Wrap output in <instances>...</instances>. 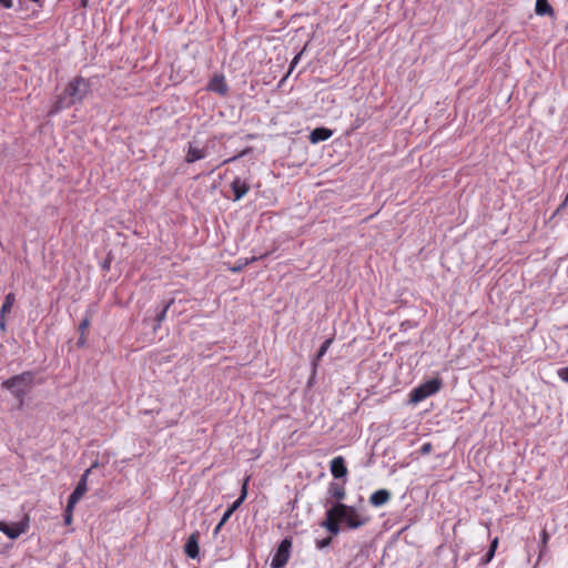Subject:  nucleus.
<instances>
[{
	"instance_id": "obj_1",
	"label": "nucleus",
	"mask_w": 568,
	"mask_h": 568,
	"mask_svg": "<svg viewBox=\"0 0 568 568\" xmlns=\"http://www.w3.org/2000/svg\"><path fill=\"white\" fill-rule=\"evenodd\" d=\"M89 92V81L82 77L74 78L69 82L63 93L58 97L50 111V114H55L63 109H68L77 103L82 102Z\"/></svg>"
},
{
	"instance_id": "obj_2",
	"label": "nucleus",
	"mask_w": 568,
	"mask_h": 568,
	"mask_svg": "<svg viewBox=\"0 0 568 568\" xmlns=\"http://www.w3.org/2000/svg\"><path fill=\"white\" fill-rule=\"evenodd\" d=\"M34 381L32 372H23L14 375L2 383V387L10 390L18 402V408L22 409L24 406V397L31 390Z\"/></svg>"
},
{
	"instance_id": "obj_3",
	"label": "nucleus",
	"mask_w": 568,
	"mask_h": 568,
	"mask_svg": "<svg viewBox=\"0 0 568 568\" xmlns=\"http://www.w3.org/2000/svg\"><path fill=\"white\" fill-rule=\"evenodd\" d=\"M333 508L337 514V518H339L341 523L344 524L347 529H358L369 521V516L354 506L335 503Z\"/></svg>"
},
{
	"instance_id": "obj_4",
	"label": "nucleus",
	"mask_w": 568,
	"mask_h": 568,
	"mask_svg": "<svg viewBox=\"0 0 568 568\" xmlns=\"http://www.w3.org/2000/svg\"><path fill=\"white\" fill-rule=\"evenodd\" d=\"M291 548L292 541L287 538L283 539L272 558L271 566L273 568H283L290 559Z\"/></svg>"
},
{
	"instance_id": "obj_5",
	"label": "nucleus",
	"mask_w": 568,
	"mask_h": 568,
	"mask_svg": "<svg viewBox=\"0 0 568 568\" xmlns=\"http://www.w3.org/2000/svg\"><path fill=\"white\" fill-rule=\"evenodd\" d=\"M247 484H248V478H245V480L243 481V485H242V488H241V494H240V497L225 510V513L223 514L221 520H220V526H224L225 523L230 519V517L232 516V514L242 505V503L245 500L246 496H247Z\"/></svg>"
},
{
	"instance_id": "obj_6",
	"label": "nucleus",
	"mask_w": 568,
	"mask_h": 568,
	"mask_svg": "<svg viewBox=\"0 0 568 568\" xmlns=\"http://www.w3.org/2000/svg\"><path fill=\"white\" fill-rule=\"evenodd\" d=\"M326 518L325 520L321 524L322 527H324L325 529H327L328 532H331L332 535L336 536L339 534L341 531V526L339 524L341 520L339 518H337V514L336 511H334V508L333 506L326 510Z\"/></svg>"
},
{
	"instance_id": "obj_7",
	"label": "nucleus",
	"mask_w": 568,
	"mask_h": 568,
	"mask_svg": "<svg viewBox=\"0 0 568 568\" xmlns=\"http://www.w3.org/2000/svg\"><path fill=\"white\" fill-rule=\"evenodd\" d=\"M207 155V150L205 146H199L194 142L187 143L186 154H185V162L186 163H194L196 161H200Z\"/></svg>"
},
{
	"instance_id": "obj_8",
	"label": "nucleus",
	"mask_w": 568,
	"mask_h": 568,
	"mask_svg": "<svg viewBox=\"0 0 568 568\" xmlns=\"http://www.w3.org/2000/svg\"><path fill=\"white\" fill-rule=\"evenodd\" d=\"M98 466V463H94L90 468H88L81 476L79 483L77 484V487L74 488V490L72 491V494L70 495V497L74 498V499H78L80 500L83 495L87 493L88 490V477H89V474L91 473L92 468L97 467Z\"/></svg>"
},
{
	"instance_id": "obj_9",
	"label": "nucleus",
	"mask_w": 568,
	"mask_h": 568,
	"mask_svg": "<svg viewBox=\"0 0 568 568\" xmlns=\"http://www.w3.org/2000/svg\"><path fill=\"white\" fill-rule=\"evenodd\" d=\"M329 469L335 478H344L347 475V467L345 459L342 456H337L331 460Z\"/></svg>"
},
{
	"instance_id": "obj_10",
	"label": "nucleus",
	"mask_w": 568,
	"mask_h": 568,
	"mask_svg": "<svg viewBox=\"0 0 568 568\" xmlns=\"http://www.w3.org/2000/svg\"><path fill=\"white\" fill-rule=\"evenodd\" d=\"M207 90L216 92L221 95H225L229 91V87L225 79L221 74H215L207 84Z\"/></svg>"
},
{
	"instance_id": "obj_11",
	"label": "nucleus",
	"mask_w": 568,
	"mask_h": 568,
	"mask_svg": "<svg viewBox=\"0 0 568 568\" xmlns=\"http://www.w3.org/2000/svg\"><path fill=\"white\" fill-rule=\"evenodd\" d=\"M184 551L187 555V557L195 559L199 556V532L195 531L190 535L187 538L185 545H184Z\"/></svg>"
},
{
	"instance_id": "obj_12",
	"label": "nucleus",
	"mask_w": 568,
	"mask_h": 568,
	"mask_svg": "<svg viewBox=\"0 0 568 568\" xmlns=\"http://www.w3.org/2000/svg\"><path fill=\"white\" fill-rule=\"evenodd\" d=\"M231 189L234 193V201L241 200L244 195L250 191V185L241 180L240 178H235L231 183Z\"/></svg>"
},
{
	"instance_id": "obj_13",
	"label": "nucleus",
	"mask_w": 568,
	"mask_h": 568,
	"mask_svg": "<svg viewBox=\"0 0 568 568\" xmlns=\"http://www.w3.org/2000/svg\"><path fill=\"white\" fill-rule=\"evenodd\" d=\"M332 135H333V131L332 130H329L327 128H324V126H321V128L314 129L310 133L308 139H310L311 143L316 144V143H320V142L328 140Z\"/></svg>"
},
{
	"instance_id": "obj_14",
	"label": "nucleus",
	"mask_w": 568,
	"mask_h": 568,
	"mask_svg": "<svg viewBox=\"0 0 568 568\" xmlns=\"http://www.w3.org/2000/svg\"><path fill=\"white\" fill-rule=\"evenodd\" d=\"M392 495L387 489H378L374 491L369 497V503L374 507H381L387 504L390 499Z\"/></svg>"
},
{
	"instance_id": "obj_15",
	"label": "nucleus",
	"mask_w": 568,
	"mask_h": 568,
	"mask_svg": "<svg viewBox=\"0 0 568 568\" xmlns=\"http://www.w3.org/2000/svg\"><path fill=\"white\" fill-rule=\"evenodd\" d=\"M327 494L336 500V503H341L343 499H345L346 490L344 487V484H339L336 481H332L328 485Z\"/></svg>"
},
{
	"instance_id": "obj_16",
	"label": "nucleus",
	"mask_w": 568,
	"mask_h": 568,
	"mask_svg": "<svg viewBox=\"0 0 568 568\" xmlns=\"http://www.w3.org/2000/svg\"><path fill=\"white\" fill-rule=\"evenodd\" d=\"M443 385V382L440 378H432L419 386L424 389L426 395L429 397L434 394H436Z\"/></svg>"
},
{
	"instance_id": "obj_17",
	"label": "nucleus",
	"mask_w": 568,
	"mask_h": 568,
	"mask_svg": "<svg viewBox=\"0 0 568 568\" xmlns=\"http://www.w3.org/2000/svg\"><path fill=\"white\" fill-rule=\"evenodd\" d=\"M0 531L7 535L10 539H16L22 534V529L18 525L9 526L4 521H0Z\"/></svg>"
},
{
	"instance_id": "obj_18",
	"label": "nucleus",
	"mask_w": 568,
	"mask_h": 568,
	"mask_svg": "<svg viewBox=\"0 0 568 568\" xmlns=\"http://www.w3.org/2000/svg\"><path fill=\"white\" fill-rule=\"evenodd\" d=\"M535 11L538 16H552L554 9L548 3V0H536Z\"/></svg>"
},
{
	"instance_id": "obj_19",
	"label": "nucleus",
	"mask_w": 568,
	"mask_h": 568,
	"mask_svg": "<svg viewBox=\"0 0 568 568\" xmlns=\"http://www.w3.org/2000/svg\"><path fill=\"white\" fill-rule=\"evenodd\" d=\"M174 303V300L171 298L164 306L163 308L156 313L155 315V325L153 326V331L156 332L159 329V327L161 326V323L165 320L166 317V313L170 308V306Z\"/></svg>"
},
{
	"instance_id": "obj_20",
	"label": "nucleus",
	"mask_w": 568,
	"mask_h": 568,
	"mask_svg": "<svg viewBox=\"0 0 568 568\" xmlns=\"http://www.w3.org/2000/svg\"><path fill=\"white\" fill-rule=\"evenodd\" d=\"M262 257H263V255L260 256V258H262ZM257 260H258V257H256V256H253L251 258H240L236 262V264L234 266H232L230 270L233 273L241 272L246 265H248L250 263L255 262Z\"/></svg>"
},
{
	"instance_id": "obj_21",
	"label": "nucleus",
	"mask_w": 568,
	"mask_h": 568,
	"mask_svg": "<svg viewBox=\"0 0 568 568\" xmlns=\"http://www.w3.org/2000/svg\"><path fill=\"white\" fill-rule=\"evenodd\" d=\"M427 397L428 396L426 395V393L424 392V389L420 386L414 388L409 395L410 402L414 404H417Z\"/></svg>"
},
{
	"instance_id": "obj_22",
	"label": "nucleus",
	"mask_w": 568,
	"mask_h": 568,
	"mask_svg": "<svg viewBox=\"0 0 568 568\" xmlns=\"http://www.w3.org/2000/svg\"><path fill=\"white\" fill-rule=\"evenodd\" d=\"M16 298H14V294L13 293H9L6 298H4V302L1 306V316L3 317L7 313H9L13 306V303H14Z\"/></svg>"
},
{
	"instance_id": "obj_23",
	"label": "nucleus",
	"mask_w": 568,
	"mask_h": 568,
	"mask_svg": "<svg viewBox=\"0 0 568 568\" xmlns=\"http://www.w3.org/2000/svg\"><path fill=\"white\" fill-rule=\"evenodd\" d=\"M332 342H333L332 338H327L326 341H324V343L321 345V347H320V349L317 352V355H316L317 359H320L321 357H323L326 354V352H327L328 347L331 346Z\"/></svg>"
},
{
	"instance_id": "obj_24",
	"label": "nucleus",
	"mask_w": 568,
	"mask_h": 568,
	"mask_svg": "<svg viewBox=\"0 0 568 568\" xmlns=\"http://www.w3.org/2000/svg\"><path fill=\"white\" fill-rule=\"evenodd\" d=\"M331 544H332V537H326V538H323V539H317L316 540V548L317 549H324V548L328 547Z\"/></svg>"
},
{
	"instance_id": "obj_25",
	"label": "nucleus",
	"mask_w": 568,
	"mask_h": 568,
	"mask_svg": "<svg viewBox=\"0 0 568 568\" xmlns=\"http://www.w3.org/2000/svg\"><path fill=\"white\" fill-rule=\"evenodd\" d=\"M78 501H79L78 499H74V498L69 496V499H68L64 513L72 514L75 505L78 504Z\"/></svg>"
},
{
	"instance_id": "obj_26",
	"label": "nucleus",
	"mask_w": 568,
	"mask_h": 568,
	"mask_svg": "<svg viewBox=\"0 0 568 568\" xmlns=\"http://www.w3.org/2000/svg\"><path fill=\"white\" fill-rule=\"evenodd\" d=\"M433 446L430 443H424L419 449L422 455H427L432 452Z\"/></svg>"
},
{
	"instance_id": "obj_27",
	"label": "nucleus",
	"mask_w": 568,
	"mask_h": 568,
	"mask_svg": "<svg viewBox=\"0 0 568 568\" xmlns=\"http://www.w3.org/2000/svg\"><path fill=\"white\" fill-rule=\"evenodd\" d=\"M494 556H495V552L488 550L486 552V555L481 558L480 562L483 565H487L488 562H490L493 560Z\"/></svg>"
},
{
	"instance_id": "obj_28",
	"label": "nucleus",
	"mask_w": 568,
	"mask_h": 568,
	"mask_svg": "<svg viewBox=\"0 0 568 568\" xmlns=\"http://www.w3.org/2000/svg\"><path fill=\"white\" fill-rule=\"evenodd\" d=\"M301 55H302V52H300L298 54H296L291 64H290V70H288V73L286 74V77L293 71V69L295 68V65L298 63L300 59H301Z\"/></svg>"
},
{
	"instance_id": "obj_29",
	"label": "nucleus",
	"mask_w": 568,
	"mask_h": 568,
	"mask_svg": "<svg viewBox=\"0 0 568 568\" xmlns=\"http://www.w3.org/2000/svg\"><path fill=\"white\" fill-rule=\"evenodd\" d=\"M558 376L566 383H568V366L558 371Z\"/></svg>"
},
{
	"instance_id": "obj_30",
	"label": "nucleus",
	"mask_w": 568,
	"mask_h": 568,
	"mask_svg": "<svg viewBox=\"0 0 568 568\" xmlns=\"http://www.w3.org/2000/svg\"><path fill=\"white\" fill-rule=\"evenodd\" d=\"M89 325H90L89 318L88 317L83 318L82 322L79 325L80 332L84 333L85 329L89 327Z\"/></svg>"
},
{
	"instance_id": "obj_31",
	"label": "nucleus",
	"mask_w": 568,
	"mask_h": 568,
	"mask_svg": "<svg viewBox=\"0 0 568 568\" xmlns=\"http://www.w3.org/2000/svg\"><path fill=\"white\" fill-rule=\"evenodd\" d=\"M498 547V537L494 538L489 546V551L496 552V549Z\"/></svg>"
},
{
	"instance_id": "obj_32",
	"label": "nucleus",
	"mask_w": 568,
	"mask_h": 568,
	"mask_svg": "<svg viewBox=\"0 0 568 568\" xmlns=\"http://www.w3.org/2000/svg\"><path fill=\"white\" fill-rule=\"evenodd\" d=\"M63 518H64V524L65 525H70L72 523V514L64 513L63 514Z\"/></svg>"
},
{
	"instance_id": "obj_33",
	"label": "nucleus",
	"mask_w": 568,
	"mask_h": 568,
	"mask_svg": "<svg viewBox=\"0 0 568 568\" xmlns=\"http://www.w3.org/2000/svg\"><path fill=\"white\" fill-rule=\"evenodd\" d=\"M77 344H78V346H80V347L84 346V344H85V336H84V333H81V335H80V337H79V339H78V343H77Z\"/></svg>"
},
{
	"instance_id": "obj_34",
	"label": "nucleus",
	"mask_w": 568,
	"mask_h": 568,
	"mask_svg": "<svg viewBox=\"0 0 568 568\" xmlns=\"http://www.w3.org/2000/svg\"><path fill=\"white\" fill-rule=\"evenodd\" d=\"M0 3L8 9L13 6L12 0H0Z\"/></svg>"
},
{
	"instance_id": "obj_35",
	"label": "nucleus",
	"mask_w": 568,
	"mask_h": 568,
	"mask_svg": "<svg viewBox=\"0 0 568 568\" xmlns=\"http://www.w3.org/2000/svg\"><path fill=\"white\" fill-rule=\"evenodd\" d=\"M568 202H566V199L562 201V203L558 206L555 213H559L565 206H567Z\"/></svg>"
},
{
	"instance_id": "obj_36",
	"label": "nucleus",
	"mask_w": 568,
	"mask_h": 568,
	"mask_svg": "<svg viewBox=\"0 0 568 568\" xmlns=\"http://www.w3.org/2000/svg\"><path fill=\"white\" fill-rule=\"evenodd\" d=\"M541 538H542V542L546 544L548 540V534L546 532V530L542 531Z\"/></svg>"
},
{
	"instance_id": "obj_37",
	"label": "nucleus",
	"mask_w": 568,
	"mask_h": 568,
	"mask_svg": "<svg viewBox=\"0 0 568 568\" xmlns=\"http://www.w3.org/2000/svg\"><path fill=\"white\" fill-rule=\"evenodd\" d=\"M222 527H223V526H220V523H219V524L216 525V527L214 528L213 534H214V535H217Z\"/></svg>"
},
{
	"instance_id": "obj_38",
	"label": "nucleus",
	"mask_w": 568,
	"mask_h": 568,
	"mask_svg": "<svg viewBox=\"0 0 568 568\" xmlns=\"http://www.w3.org/2000/svg\"><path fill=\"white\" fill-rule=\"evenodd\" d=\"M236 158H237V156H233V158H231V159L224 160V161H223V164L229 163V162H231V161H234Z\"/></svg>"
},
{
	"instance_id": "obj_39",
	"label": "nucleus",
	"mask_w": 568,
	"mask_h": 568,
	"mask_svg": "<svg viewBox=\"0 0 568 568\" xmlns=\"http://www.w3.org/2000/svg\"><path fill=\"white\" fill-rule=\"evenodd\" d=\"M0 327L4 328V322H0Z\"/></svg>"
},
{
	"instance_id": "obj_40",
	"label": "nucleus",
	"mask_w": 568,
	"mask_h": 568,
	"mask_svg": "<svg viewBox=\"0 0 568 568\" xmlns=\"http://www.w3.org/2000/svg\"><path fill=\"white\" fill-rule=\"evenodd\" d=\"M81 1H82V4L85 6L87 0H81Z\"/></svg>"
}]
</instances>
